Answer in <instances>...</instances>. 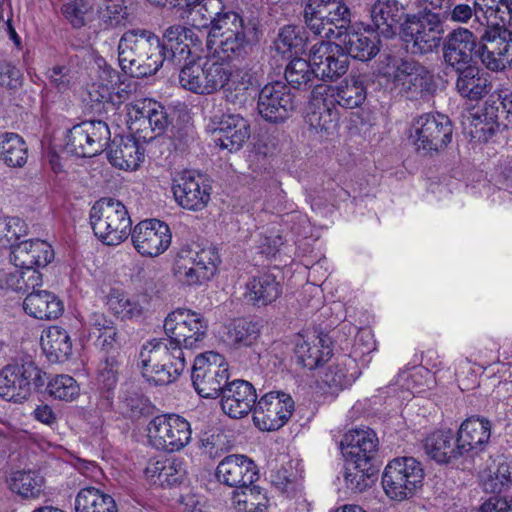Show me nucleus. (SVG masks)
Segmentation results:
<instances>
[{
    "label": "nucleus",
    "mask_w": 512,
    "mask_h": 512,
    "mask_svg": "<svg viewBox=\"0 0 512 512\" xmlns=\"http://www.w3.org/2000/svg\"><path fill=\"white\" fill-rule=\"evenodd\" d=\"M179 83L184 89L199 95H210L222 90L227 102L237 104L252 85L253 75L246 65L208 60L203 64L190 61L180 70Z\"/></svg>",
    "instance_id": "obj_1"
},
{
    "label": "nucleus",
    "mask_w": 512,
    "mask_h": 512,
    "mask_svg": "<svg viewBox=\"0 0 512 512\" xmlns=\"http://www.w3.org/2000/svg\"><path fill=\"white\" fill-rule=\"evenodd\" d=\"M159 37L150 30L126 31L118 44V60L121 69L135 78L154 75L170 56L163 50Z\"/></svg>",
    "instance_id": "obj_2"
},
{
    "label": "nucleus",
    "mask_w": 512,
    "mask_h": 512,
    "mask_svg": "<svg viewBox=\"0 0 512 512\" xmlns=\"http://www.w3.org/2000/svg\"><path fill=\"white\" fill-rule=\"evenodd\" d=\"M378 73L391 92L409 100H429L437 90L433 73L414 60L384 55Z\"/></svg>",
    "instance_id": "obj_3"
},
{
    "label": "nucleus",
    "mask_w": 512,
    "mask_h": 512,
    "mask_svg": "<svg viewBox=\"0 0 512 512\" xmlns=\"http://www.w3.org/2000/svg\"><path fill=\"white\" fill-rule=\"evenodd\" d=\"M90 224L95 236L108 246H117L131 233L132 220L127 208L114 198L104 197L90 209Z\"/></svg>",
    "instance_id": "obj_4"
},
{
    "label": "nucleus",
    "mask_w": 512,
    "mask_h": 512,
    "mask_svg": "<svg viewBox=\"0 0 512 512\" xmlns=\"http://www.w3.org/2000/svg\"><path fill=\"white\" fill-rule=\"evenodd\" d=\"M343 0H308L303 12L306 27L320 38H341L350 23Z\"/></svg>",
    "instance_id": "obj_5"
},
{
    "label": "nucleus",
    "mask_w": 512,
    "mask_h": 512,
    "mask_svg": "<svg viewBox=\"0 0 512 512\" xmlns=\"http://www.w3.org/2000/svg\"><path fill=\"white\" fill-rule=\"evenodd\" d=\"M452 135V122L440 113H425L414 118L409 129V140L421 155L443 151L452 141Z\"/></svg>",
    "instance_id": "obj_6"
},
{
    "label": "nucleus",
    "mask_w": 512,
    "mask_h": 512,
    "mask_svg": "<svg viewBox=\"0 0 512 512\" xmlns=\"http://www.w3.org/2000/svg\"><path fill=\"white\" fill-rule=\"evenodd\" d=\"M423 478L424 471L418 460L413 457L395 458L385 467L382 486L390 499L403 501L421 488Z\"/></svg>",
    "instance_id": "obj_7"
},
{
    "label": "nucleus",
    "mask_w": 512,
    "mask_h": 512,
    "mask_svg": "<svg viewBox=\"0 0 512 512\" xmlns=\"http://www.w3.org/2000/svg\"><path fill=\"white\" fill-rule=\"evenodd\" d=\"M220 261L216 247L208 246L198 251L183 248L175 257L173 274L182 284L199 285L214 276Z\"/></svg>",
    "instance_id": "obj_8"
},
{
    "label": "nucleus",
    "mask_w": 512,
    "mask_h": 512,
    "mask_svg": "<svg viewBox=\"0 0 512 512\" xmlns=\"http://www.w3.org/2000/svg\"><path fill=\"white\" fill-rule=\"evenodd\" d=\"M443 32L440 15L432 11L420 16L408 15L402 24V37L414 54H427L436 49Z\"/></svg>",
    "instance_id": "obj_9"
},
{
    "label": "nucleus",
    "mask_w": 512,
    "mask_h": 512,
    "mask_svg": "<svg viewBox=\"0 0 512 512\" xmlns=\"http://www.w3.org/2000/svg\"><path fill=\"white\" fill-rule=\"evenodd\" d=\"M163 327L172 344H177L181 349L198 348L208 331V323L204 316L185 308L170 312L164 320Z\"/></svg>",
    "instance_id": "obj_10"
},
{
    "label": "nucleus",
    "mask_w": 512,
    "mask_h": 512,
    "mask_svg": "<svg viewBox=\"0 0 512 512\" xmlns=\"http://www.w3.org/2000/svg\"><path fill=\"white\" fill-rule=\"evenodd\" d=\"M148 438L153 447L167 452H177L191 441L190 423L178 414L155 416L148 424Z\"/></svg>",
    "instance_id": "obj_11"
},
{
    "label": "nucleus",
    "mask_w": 512,
    "mask_h": 512,
    "mask_svg": "<svg viewBox=\"0 0 512 512\" xmlns=\"http://www.w3.org/2000/svg\"><path fill=\"white\" fill-rule=\"evenodd\" d=\"M45 384V373L32 361L5 366L0 371V396L7 401L23 402L31 394V386Z\"/></svg>",
    "instance_id": "obj_12"
},
{
    "label": "nucleus",
    "mask_w": 512,
    "mask_h": 512,
    "mask_svg": "<svg viewBox=\"0 0 512 512\" xmlns=\"http://www.w3.org/2000/svg\"><path fill=\"white\" fill-rule=\"evenodd\" d=\"M228 367L223 357L207 352L194 360L191 379L195 391L203 398H215L227 385Z\"/></svg>",
    "instance_id": "obj_13"
},
{
    "label": "nucleus",
    "mask_w": 512,
    "mask_h": 512,
    "mask_svg": "<svg viewBox=\"0 0 512 512\" xmlns=\"http://www.w3.org/2000/svg\"><path fill=\"white\" fill-rule=\"evenodd\" d=\"M127 117L131 133L145 142L163 134L169 124L164 107L152 99H141L130 105Z\"/></svg>",
    "instance_id": "obj_14"
},
{
    "label": "nucleus",
    "mask_w": 512,
    "mask_h": 512,
    "mask_svg": "<svg viewBox=\"0 0 512 512\" xmlns=\"http://www.w3.org/2000/svg\"><path fill=\"white\" fill-rule=\"evenodd\" d=\"M109 140L110 130L104 121H83L68 131L65 149L78 157H93L107 147Z\"/></svg>",
    "instance_id": "obj_15"
},
{
    "label": "nucleus",
    "mask_w": 512,
    "mask_h": 512,
    "mask_svg": "<svg viewBox=\"0 0 512 512\" xmlns=\"http://www.w3.org/2000/svg\"><path fill=\"white\" fill-rule=\"evenodd\" d=\"M216 24L212 37L217 39L216 53L226 61L243 59L248 54L250 41L246 35L243 18L238 14H229Z\"/></svg>",
    "instance_id": "obj_16"
},
{
    "label": "nucleus",
    "mask_w": 512,
    "mask_h": 512,
    "mask_svg": "<svg viewBox=\"0 0 512 512\" xmlns=\"http://www.w3.org/2000/svg\"><path fill=\"white\" fill-rule=\"evenodd\" d=\"M478 58L491 71H502L512 63V31L504 26H487L479 38Z\"/></svg>",
    "instance_id": "obj_17"
},
{
    "label": "nucleus",
    "mask_w": 512,
    "mask_h": 512,
    "mask_svg": "<svg viewBox=\"0 0 512 512\" xmlns=\"http://www.w3.org/2000/svg\"><path fill=\"white\" fill-rule=\"evenodd\" d=\"M294 412V400L281 391L263 395L253 409V422L262 431H275L283 427Z\"/></svg>",
    "instance_id": "obj_18"
},
{
    "label": "nucleus",
    "mask_w": 512,
    "mask_h": 512,
    "mask_svg": "<svg viewBox=\"0 0 512 512\" xmlns=\"http://www.w3.org/2000/svg\"><path fill=\"white\" fill-rule=\"evenodd\" d=\"M295 108L294 95L290 88L281 81L268 83L259 92L257 111L268 122H283Z\"/></svg>",
    "instance_id": "obj_19"
},
{
    "label": "nucleus",
    "mask_w": 512,
    "mask_h": 512,
    "mask_svg": "<svg viewBox=\"0 0 512 512\" xmlns=\"http://www.w3.org/2000/svg\"><path fill=\"white\" fill-rule=\"evenodd\" d=\"M309 60L317 79L335 80L348 70L349 59L341 44L324 41L310 49Z\"/></svg>",
    "instance_id": "obj_20"
},
{
    "label": "nucleus",
    "mask_w": 512,
    "mask_h": 512,
    "mask_svg": "<svg viewBox=\"0 0 512 512\" xmlns=\"http://www.w3.org/2000/svg\"><path fill=\"white\" fill-rule=\"evenodd\" d=\"M210 185L202 175L195 171L185 170L179 173L172 184L176 203L184 209L200 211L210 200Z\"/></svg>",
    "instance_id": "obj_21"
},
{
    "label": "nucleus",
    "mask_w": 512,
    "mask_h": 512,
    "mask_svg": "<svg viewBox=\"0 0 512 512\" xmlns=\"http://www.w3.org/2000/svg\"><path fill=\"white\" fill-rule=\"evenodd\" d=\"M133 246L142 256L156 257L164 253L171 244L169 226L157 219L139 222L131 230Z\"/></svg>",
    "instance_id": "obj_22"
},
{
    "label": "nucleus",
    "mask_w": 512,
    "mask_h": 512,
    "mask_svg": "<svg viewBox=\"0 0 512 512\" xmlns=\"http://www.w3.org/2000/svg\"><path fill=\"white\" fill-rule=\"evenodd\" d=\"M215 476L217 480L229 487L249 489L257 481L259 474L255 462L242 454H231L224 457L217 465Z\"/></svg>",
    "instance_id": "obj_23"
},
{
    "label": "nucleus",
    "mask_w": 512,
    "mask_h": 512,
    "mask_svg": "<svg viewBox=\"0 0 512 512\" xmlns=\"http://www.w3.org/2000/svg\"><path fill=\"white\" fill-rule=\"evenodd\" d=\"M478 37L469 29L459 27L446 37L443 57L447 65L459 68L469 65L473 57L478 58Z\"/></svg>",
    "instance_id": "obj_24"
},
{
    "label": "nucleus",
    "mask_w": 512,
    "mask_h": 512,
    "mask_svg": "<svg viewBox=\"0 0 512 512\" xmlns=\"http://www.w3.org/2000/svg\"><path fill=\"white\" fill-rule=\"evenodd\" d=\"M313 97L330 96L333 100L346 109L360 107L367 98V86L362 76H349L338 86L320 84L314 86Z\"/></svg>",
    "instance_id": "obj_25"
},
{
    "label": "nucleus",
    "mask_w": 512,
    "mask_h": 512,
    "mask_svg": "<svg viewBox=\"0 0 512 512\" xmlns=\"http://www.w3.org/2000/svg\"><path fill=\"white\" fill-rule=\"evenodd\" d=\"M214 124L215 143L229 152L238 151L250 137L249 122L240 114H223Z\"/></svg>",
    "instance_id": "obj_26"
},
{
    "label": "nucleus",
    "mask_w": 512,
    "mask_h": 512,
    "mask_svg": "<svg viewBox=\"0 0 512 512\" xmlns=\"http://www.w3.org/2000/svg\"><path fill=\"white\" fill-rule=\"evenodd\" d=\"M221 408L231 418H242L253 411L257 402L254 386L245 380H234L222 391Z\"/></svg>",
    "instance_id": "obj_27"
},
{
    "label": "nucleus",
    "mask_w": 512,
    "mask_h": 512,
    "mask_svg": "<svg viewBox=\"0 0 512 512\" xmlns=\"http://www.w3.org/2000/svg\"><path fill=\"white\" fill-rule=\"evenodd\" d=\"M495 96L496 94L492 93L484 105L470 116V134L480 142H487L498 131L505 129L500 119V105Z\"/></svg>",
    "instance_id": "obj_28"
},
{
    "label": "nucleus",
    "mask_w": 512,
    "mask_h": 512,
    "mask_svg": "<svg viewBox=\"0 0 512 512\" xmlns=\"http://www.w3.org/2000/svg\"><path fill=\"white\" fill-rule=\"evenodd\" d=\"M53 257L51 245L40 239L19 242L10 253L13 265L25 270L45 267Z\"/></svg>",
    "instance_id": "obj_29"
},
{
    "label": "nucleus",
    "mask_w": 512,
    "mask_h": 512,
    "mask_svg": "<svg viewBox=\"0 0 512 512\" xmlns=\"http://www.w3.org/2000/svg\"><path fill=\"white\" fill-rule=\"evenodd\" d=\"M457 72L456 90L463 97L477 101L489 94L492 89L491 75L475 65L454 68Z\"/></svg>",
    "instance_id": "obj_30"
},
{
    "label": "nucleus",
    "mask_w": 512,
    "mask_h": 512,
    "mask_svg": "<svg viewBox=\"0 0 512 512\" xmlns=\"http://www.w3.org/2000/svg\"><path fill=\"white\" fill-rule=\"evenodd\" d=\"M144 474L153 485L171 487L183 481L186 475L185 463L180 457L152 458L148 461Z\"/></svg>",
    "instance_id": "obj_31"
},
{
    "label": "nucleus",
    "mask_w": 512,
    "mask_h": 512,
    "mask_svg": "<svg viewBox=\"0 0 512 512\" xmlns=\"http://www.w3.org/2000/svg\"><path fill=\"white\" fill-rule=\"evenodd\" d=\"M245 299L255 307H266L274 303L282 294V284L270 271L251 277L246 285Z\"/></svg>",
    "instance_id": "obj_32"
},
{
    "label": "nucleus",
    "mask_w": 512,
    "mask_h": 512,
    "mask_svg": "<svg viewBox=\"0 0 512 512\" xmlns=\"http://www.w3.org/2000/svg\"><path fill=\"white\" fill-rule=\"evenodd\" d=\"M491 435L489 421L480 418H469L465 420L458 432L456 442L461 455L477 454L488 444Z\"/></svg>",
    "instance_id": "obj_33"
},
{
    "label": "nucleus",
    "mask_w": 512,
    "mask_h": 512,
    "mask_svg": "<svg viewBox=\"0 0 512 512\" xmlns=\"http://www.w3.org/2000/svg\"><path fill=\"white\" fill-rule=\"evenodd\" d=\"M371 19L378 35L392 38L405 16V8L397 0H376L371 7Z\"/></svg>",
    "instance_id": "obj_34"
},
{
    "label": "nucleus",
    "mask_w": 512,
    "mask_h": 512,
    "mask_svg": "<svg viewBox=\"0 0 512 512\" xmlns=\"http://www.w3.org/2000/svg\"><path fill=\"white\" fill-rule=\"evenodd\" d=\"M423 448L438 463H452L462 456L451 429L437 430L429 434L423 442Z\"/></svg>",
    "instance_id": "obj_35"
},
{
    "label": "nucleus",
    "mask_w": 512,
    "mask_h": 512,
    "mask_svg": "<svg viewBox=\"0 0 512 512\" xmlns=\"http://www.w3.org/2000/svg\"><path fill=\"white\" fill-rule=\"evenodd\" d=\"M23 309L29 316L36 319L52 320L62 315L64 306L54 293L35 288L25 297Z\"/></svg>",
    "instance_id": "obj_36"
},
{
    "label": "nucleus",
    "mask_w": 512,
    "mask_h": 512,
    "mask_svg": "<svg viewBox=\"0 0 512 512\" xmlns=\"http://www.w3.org/2000/svg\"><path fill=\"white\" fill-rule=\"evenodd\" d=\"M184 356L183 350L169 338L152 339L146 342L139 352V363L144 368H160L162 362H170Z\"/></svg>",
    "instance_id": "obj_37"
},
{
    "label": "nucleus",
    "mask_w": 512,
    "mask_h": 512,
    "mask_svg": "<svg viewBox=\"0 0 512 512\" xmlns=\"http://www.w3.org/2000/svg\"><path fill=\"white\" fill-rule=\"evenodd\" d=\"M110 163L123 170H136L144 159V152L131 136L115 138L108 149Z\"/></svg>",
    "instance_id": "obj_38"
},
{
    "label": "nucleus",
    "mask_w": 512,
    "mask_h": 512,
    "mask_svg": "<svg viewBox=\"0 0 512 512\" xmlns=\"http://www.w3.org/2000/svg\"><path fill=\"white\" fill-rule=\"evenodd\" d=\"M41 348L52 363L64 362L72 354V340L68 332L59 326H50L43 330Z\"/></svg>",
    "instance_id": "obj_39"
},
{
    "label": "nucleus",
    "mask_w": 512,
    "mask_h": 512,
    "mask_svg": "<svg viewBox=\"0 0 512 512\" xmlns=\"http://www.w3.org/2000/svg\"><path fill=\"white\" fill-rule=\"evenodd\" d=\"M342 445H346L347 454L352 460L369 461L378 450V438L371 429H355L345 434Z\"/></svg>",
    "instance_id": "obj_40"
},
{
    "label": "nucleus",
    "mask_w": 512,
    "mask_h": 512,
    "mask_svg": "<svg viewBox=\"0 0 512 512\" xmlns=\"http://www.w3.org/2000/svg\"><path fill=\"white\" fill-rule=\"evenodd\" d=\"M347 56L368 61L379 52V41L372 33L348 32L345 30L341 38H338Z\"/></svg>",
    "instance_id": "obj_41"
},
{
    "label": "nucleus",
    "mask_w": 512,
    "mask_h": 512,
    "mask_svg": "<svg viewBox=\"0 0 512 512\" xmlns=\"http://www.w3.org/2000/svg\"><path fill=\"white\" fill-rule=\"evenodd\" d=\"M493 463L481 474V483L485 492L499 494L512 485V460L499 456Z\"/></svg>",
    "instance_id": "obj_42"
},
{
    "label": "nucleus",
    "mask_w": 512,
    "mask_h": 512,
    "mask_svg": "<svg viewBox=\"0 0 512 512\" xmlns=\"http://www.w3.org/2000/svg\"><path fill=\"white\" fill-rule=\"evenodd\" d=\"M42 275L37 269L16 268L0 275V290L25 294L41 286Z\"/></svg>",
    "instance_id": "obj_43"
},
{
    "label": "nucleus",
    "mask_w": 512,
    "mask_h": 512,
    "mask_svg": "<svg viewBox=\"0 0 512 512\" xmlns=\"http://www.w3.org/2000/svg\"><path fill=\"white\" fill-rule=\"evenodd\" d=\"M75 512H118L114 498L98 488L88 486L75 498Z\"/></svg>",
    "instance_id": "obj_44"
},
{
    "label": "nucleus",
    "mask_w": 512,
    "mask_h": 512,
    "mask_svg": "<svg viewBox=\"0 0 512 512\" xmlns=\"http://www.w3.org/2000/svg\"><path fill=\"white\" fill-rule=\"evenodd\" d=\"M28 159L26 141L13 132L0 133V161L10 168H22Z\"/></svg>",
    "instance_id": "obj_45"
},
{
    "label": "nucleus",
    "mask_w": 512,
    "mask_h": 512,
    "mask_svg": "<svg viewBox=\"0 0 512 512\" xmlns=\"http://www.w3.org/2000/svg\"><path fill=\"white\" fill-rule=\"evenodd\" d=\"M318 344H320L323 350H319L316 344H311L302 335H298L295 340V359L296 362L308 369L317 368L322 361H325L331 356L332 350L326 339L323 337H317Z\"/></svg>",
    "instance_id": "obj_46"
},
{
    "label": "nucleus",
    "mask_w": 512,
    "mask_h": 512,
    "mask_svg": "<svg viewBox=\"0 0 512 512\" xmlns=\"http://www.w3.org/2000/svg\"><path fill=\"white\" fill-rule=\"evenodd\" d=\"M229 14H236L234 11H224L221 0H202L197 4L192 14V25L199 30L210 27V35L214 32L217 22Z\"/></svg>",
    "instance_id": "obj_47"
},
{
    "label": "nucleus",
    "mask_w": 512,
    "mask_h": 512,
    "mask_svg": "<svg viewBox=\"0 0 512 512\" xmlns=\"http://www.w3.org/2000/svg\"><path fill=\"white\" fill-rule=\"evenodd\" d=\"M374 476L375 469L369 461H348L343 472L347 488L356 493H361L369 488L374 482Z\"/></svg>",
    "instance_id": "obj_48"
},
{
    "label": "nucleus",
    "mask_w": 512,
    "mask_h": 512,
    "mask_svg": "<svg viewBox=\"0 0 512 512\" xmlns=\"http://www.w3.org/2000/svg\"><path fill=\"white\" fill-rule=\"evenodd\" d=\"M260 335L258 322L248 318L233 319L225 327V337L229 344L235 346H250Z\"/></svg>",
    "instance_id": "obj_49"
},
{
    "label": "nucleus",
    "mask_w": 512,
    "mask_h": 512,
    "mask_svg": "<svg viewBox=\"0 0 512 512\" xmlns=\"http://www.w3.org/2000/svg\"><path fill=\"white\" fill-rule=\"evenodd\" d=\"M11 491L23 498H38L43 492L44 478L34 471H15L9 479Z\"/></svg>",
    "instance_id": "obj_50"
},
{
    "label": "nucleus",
    "mask_w": 512,
    "mask_h": 512,
    "mask_svg": "<svg viewBox=\"0 0 512 512\" xmlns=\"http://www.w3.org/2000/svg\"><path fill=\"white\" fill-rule=\"evenodd\" d=\"M161 45L170 56V63L179 64L187 58L190 49L189 44L186 43L185 26L179 24L169 26L163 34Z\"/></svg>",
    "instance_id": "obj_51"
},
{
    "label": "nucleus",
    "mask_w": 512,
    "mask_h": 512,
    "mask_svg": "<svg viewBox=\"0 0 512 512\" xmlns=\"http://www.w3.org/2000/svg\"><path fill=\"white\" fill-rule=\"evenodd\" d=\"M160 368H144L142 371L143 377L150 383L156 386H164L173 383L178 379L186 367L185 356L180 359H174L170 362H165L159 365Z\"/></svg>",
    "instance_id": "obj_52"
},
{
    "label": "nucleus",
    "mask_w": 512,
    "mask_h": 512,
    "mask_svg": "<svg viewBox=\"0 0 512 512\" xmlns=\"http://www.w3.org/2000/svg\"><path fill=\"white\" fill-rule=\"evenodd\" d=\"M285 79L294 89H309L317 79L310 60L292 59L285 68Z\"/></svg>",
    "instance_id": "obj_53"
},
{
    "label": "nucleus",
    "mask_w": 512,
    "mask_h": 512,
    "mask_svg": "<svg viewBox=\"0 0 512 512\" xmlns=\"http://www.w3.org/2000/svg\"><path fill=\"white\" fill-rule=\"evenodd\" d=\"M108 304L113 313L122 319L140 318L147 310L148 298L146 295L134 297L111 296Z\"/></svg>",
    "instance_id": "obj_54"
},
{
    "label": "nucleus",
    "mask_w": 512,
    "mask_h": 512,
    "mask_svg": "<svg viewBox=\"0 0 512 512\" xmlns=\"http://www.w3.org/2000/svg\"><path fill=\"white\" fill-rule=\"evenodd\" d=\"M48 393L59 400L73 401L80 394L76 380L69 375H57L48 382Z\"/></svg>",
    "instance_id": "obj_55"
},
{
    "label": "nucleus",
    "mask_w": 512,
    "mask_h": 512,
    "mask_svg": "<svg viewBox=\"0 0 512 512\" xmlns=\"http://www.w3.org/2000/svg\"><path fill=\"white\" fill-rule=\"evenodd\" d=\"M479 9L481 7L476 1L450 2L449 6H445L443 17L452 23L467 24L472 19H478Z\"/></svg>",
    "instance_id": "obj_56"
},
{
    "label": "nucleus",
    "mask_w": 512,
    "mask_h": 512,
    "mask_svg": "<svg viewBox=\"0 0 512 512\" xmlns=\"http://www.w3.org/2000/svg\"><path fill=\"white\" fill-rule=\"evenodd\" d=\"M120 399L123 408L130 417H140L149 413L150 401L131 384H126Z\"/></svg>",
    "instance_id": "obj_57"
},
{
    "label": "nucleus",
    "mask_w": 512,
    "mask_h": 512,
    "mask_svg": "<svg viewBox=\"0 0 512 512\" xmlns=\"http://www.w3.org/2000/svg\"><path fill=\"white\" fill-rule=\"evenodd\" d=\"M321 379L329 388L342 390L355 381V376L348 373L346 363H333L327 366Z\"/></svg>",
    "instance_id": "obj_58"
},
{
    "label": "nucleus",
    "mask_w": 512,
    "mask_h": 512,
    "mask_svg": "<svg viewBox=\"0 0 512 512\" xmlns=\"http://www.w3.org/2000/svg\"><path fill=\"white\" fill-rule=\"evenodd\" d=\"M26 234V225L18 217H9L0 219V246L13 247L18 244L20 237Z\"/></svg>",
    "instance_id": "obj_59"
},
{
    "label": "nucleus",
    "mask_w": 512,
    "mask_h": 512,
    "mask_svg": "<svg viewBox=\"0 0 512 512\" xmlns=\"http://www.w3.org/2000/svg\"><path fill=\"white\" fill-rule=\"evenodd\" d=\"M94 0H73L61 7L65 19L74 27L81 28L86 24V19L92 13Z\"/></svg>",
    "instance_id": "obj_60"
},
{
    "label": "nucleus",
    "mask_w": 512,
    "mask_h": 512,
    "mask_svg": "<svg viewBox=\"0 0 512 512\" xmlns=\"http://www.w3.org/2000/svg\"><path fill=\"white\" fill-rule=\"evenodd\" d=\"M307 122L316 131L329 133L336 128L338 115L335 110L323 103L322 106H318L308 114Z\"/></svg>",
    "instance_id": "obj_61"
},
{
    "label": "nucleus",
    "mask_w": 512,
    "mask_h": 512,
    "mask_svg": "<svg viewBox=\"0 0 512 512\" xmlns=\"http://www.w3.org/2000/svg\"><path fill=\"white\" fill-rule=\"evenodd\" d=\"M302 38L298 36L295 26L287 25L280 29L278 37L274 42L277 52L285 55L300 46Z\"/></svg>",
    "instance_id": "obj_62"
},
{
    "label": "nucleus",
    "mask_w": 512,
    "mask_h": 512,
    "mask_svg": "<svg viewBox=\"0 0 512 512\" xmlns=\"http://www.w3.org/2000/svg\"><path fill=\"white\" fill-rule=\"evenodd\" d=\"M100 18L110 26H116L126 18L127 12L123 0H106V4L101 8Z\"/></svg>",
    "instance_id": "obj_63"
},
{
    "label": "nucleus",
    "mask_w": 512,
    "mask_h": 512,
    "mask_svg": "<svg viewBox=\"0 0 512 512\" xmlns=\"http://www.w3.org/2000/svg\"><path fill=\"white\" fill-rule=\"evenodd\" d=\"M98 384L103 388H115L118 381V363L114 358H106L99 365Z\"/></svg>",
    "instance_id": "obj_64"
}]
</instances>
